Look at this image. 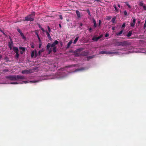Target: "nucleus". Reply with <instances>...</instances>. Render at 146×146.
<instances>
[{"instance_id": "obj_11", "label": "nucleus", "mask_w": 146, "mask_h": 146, "mask_svg": "<svg viewBox=\"0 0 146 146\" xmlns=\"http://www.w3.org/2000/svg\"><path fill=\"white\" fill-rule=\"evenodd\" d=\"M87 69L88 68H86L82 67V68H79V69H78L74 71V72H77V71H83V70H85Z\"/></svg>"}, {"instance_id": "obj_45", "label": "nucleus", "mask_w": 146, "mask_h": 146, "mask_svg": "<svg viewBox=\"0 0 146 146\" xmlns=\"http://www.w3.org/2000/svg\"><path fill=\"white\" fill-rule=\"evenodd\" d=\"M59 17L61 19H63V17L61 15H59Z\"/></svg>"}, {"instance_id": "obj_57", "label": "nucleus", "mask_w": 146, "mask_h": 146, "mask_svg": "<svg viewBox=\"0 0 146 146\" xmlns=\"http://www.w3.org/2000/svg\"><path fill=\"white\" fill-rule=\"evenodd\" d=\"M1 55H0V59H1Z\"/></svg>"}, {"instance_id": "obj_26", "label": "nucleus", "mask_w": 146, "mask_h": 146, "mask_svg": "<svg viewBox=\"0 0 146 146\" xmlns=\"http://www.w3.org/2000/svg\"><path fill=\"white\" fill-rule=\"evenodd\" d=\"M116 18L115 17H114L112 18L111 20V22L113 23H115V20Z\"/></svg>"}, {"instance_id": "obj_33", "label": "nucleus", "mask_w": 146, "mask_h": 146, "mask_svg": "<svg viewBox=\"0 0 146 146\" xmlns=\"http://www.w3.org/2000/svg\"><path fill=\"white\" fill-rule=\"evenodd\" d=\"M125 26V23H123L121 26L122 28H124Z\"/></svg>"}, {"instance_id": "obj_19", "label": "nucleus", "mask_w": 146, "mask_h": 146, "mask_svg": "<svg viewBox=\"0 0 146 146\" xmlns=\"http://www.w3.org/2000/svg\"><path fill=\"white\" fill-rule=\"evenodd\" d=\"M76 13L77 14V17L78 18H80V13L79 11L77 10L76 11Z\"/></svg>"}, {"instance_id": "obj_51", "label": "nucleus", "mask_w": 146, "mask_h": 146, "mask_svg": "<svg viewBox=\"0 0 146 146\" xmlns=\"http://www.w3.org/2000/svg\"><path fill=\"white\" fill-rule=\"evenodd\" d=\"M59 26L60 28H61V25L60 24H59Z\"/></svg>"}, {"instance_id": "obj_43", "label": "nucleus", "mask_w": 146, "mask_h": 146, "mask_svg": "<svg viewBox=\"0 0 146 146\" xmlns=\"http://www.w3.org/2000/svg\"><path fill=\"white\" fill-rule=\"evenodd\" d=\"M109 36V34L108 33H106L105 35V37H107Z\"/></svg>"}, {"instance_id": "obj_20", "label": "nucleus", "mask_w": 146, "mask_h": 146, "mask_svg": "<svg viewBox=\"0 0 146 146\" xmlns=\"http://www.w3.org/2000/svg\"><path fill=\"white\" fill-rule=\"evenodd\" d=\"M132 32L131 31H130L127 33V36L128 37L132 35Z\"/></svg>"}, {"instance_id": "obj_34", "label": "nucleus", "mask_w": 146, "mask_h": 146, "mask_svg": "<svg viewBox=\"0 0 146 146\" xmlns=\"http://www.w3.org/2000/svg\"><path fill=\"white\" fill-rule=\"evenodd\" d=\"M31 48H34V45L32 43L31 44Z\"/></svg>"}, {"instance_id": "obj_24", "label": "nucleus", "mask_w": 146, "mask_h": 146, "mask_svg": "<svg viewBox=\"0 0 146 146\" xmlns=\"http://www.w3.org/2000/svg\"><path fill=\"white\" fill-rule=\"evenodd\" d=\"M72 43V40H70L67 44V47L69 48L71 44Z\"/></svg>"}, {"instance_id": "obj_27", "label": "nucleus", "mask_w": 146, "mask_h": 146, "mask_svg": "<svg viewBox=\"0 0 146 146\" xmlns=\"http://www.w3.org/2000/svg\"><path fill=\"white\" fill-rule=\"evenodd\" d=\"M120 44H121V42H118L116 43V45L117 46H121Z\"/></svg>"}, {"instance_id": "obj_52", "label": "nucleus", "mask_w": 146, "mask_h": 146, "mask_svg": "<svg viewBox=\"0 0 146 146\" xmlns=\"http://www.w3.org/2000/svg\"><path fill=\"white\" fill-rule=\"evenodd\" d=\"M111 17H109L108 18V19L109 20L110 19H111Z\"/></svg>"}, {"instance_id": "obj_36", "label": "nucleus", "mask_w": 146, "mask_h": 146, "mask_svg": "<svg viewBox=\"0 0 146 146\" xmlns=\"http://www.w3.org/2000/svg\"><path fill=\"white\" fill-rule=\"evenodd\" d=\"M126 5L129 8H131V7L130 5L128 3H126Z\"/></svg>"}, {"instance_id": "obj_37", "label": "nucleus", "mask_w": 146, "mask_h": 146, "mask_svg": "<svg viewBox=\"0 0 146 146\" xmlns=\"http://www.w3.org/2000/svg\"><path fill=\"white\" fill-rule=\"evenodd\" d=\"M101 21L100 20H99V24L98 25V26L100 27V26L101 24Z\"/></svg>"}, {"instance_id": "obj_22", "label": "nucleus", "mask_w": 146, "mask_h": 146, "mask_svg": "<svg viewBox=\"0 0 146 146\" xmlns=\"http://www.w3.org/2000/svg\"><path fill=\"white\" fill-rule=\"evenodd\" d=\"M78 38H79V37H78V36L76 37V38H75V40H74V41L73 42V44H74L76 43V42H77V41L78 40Z\"/></svg>"}, {"instance_id": "obj_3", "label": "nucleus", "mask_w": 146, "mask_h": 146, "mask_svg": "<svg viewBox=\"0 0 146 146\" xmlns=\"http://www.w3.org/2000/svg\"><path fill=\"white\" fill-rule=\"evenodd\" d=\"M132 52V51H129L125 49H121L118 52H106L104 51H102L100 52V54H112L111 56L115 55H120L123 54L129 53Z\"/></svg>"}, {"instance_id": "obj_49", "label": "nucleus", "mask_w": 146, "mask_h": 146, "mask_svg": "<svg viewBox=\"0 0 146 146\" xmlns=\"http://www.w3.org/2000/svg\"><path fill=\"white\" fill-rule=\"evenodd\" d=\"M3 71L4 72H7L8 71V70L6 69V70H3Z\"/></svg>"}, {"instance_id": "obj_8", "label": "nucleus", "mask_w": 146, "mask_h": 146, "mask_svg": "<svg viewBox=\"0 0 146 146\" xmlns=\"http://www.w3.org/2000/svg\"><path fill=\"white\" fill-rule=\"evenodd\" d=\"M103 36V35H101L99 36L96 37V36H94L92 38V40L96 41H97L99 39L101 38Z\"/></svg>"}, {"instance_id": "obj_21", "label": "nucleus", "mask_w": 146, "mask_h": 146, "mask_svg": "<svg viewBox=\"0 0 146 146\" xmlns=\"http://www.w3.org/2000/svg\"><path fill=\"white\" fill-rule=\"evenodd\" d=\"M123 30H121L118 33H116V35L117 36H118L121 34L123 32Z\"/></svg>"}, {"instance_id": "obj_41", "label": "nucleus", "mask_w": 146, "mask_h": 146, "mask_svg": "<svg viewBox=\"0 0 146 146\" xmlns=\"http://www.w3.org/2000/svg\"><path fill=\"white\" fill-rule=\"evenodd\" d=\"M41 45H42V43H39V46H38V47L39 48H40L41 46Z\"/></svg>"}, {"instance_id": "obj_35", "label": "nucleus", "mask_w": 146, "mask_h": 146, "mask_svg": "<svg viewBox=\"0 0 146 146\" xmlns=\"http://www.w3.org/2000/svg\"><path fill=\"white\" fill-rule=\"evenodd\" d=\"M17 31L20 33V34H21V33H22L21 32V30H20V29H17Z\"/></svg>"}, {"instance_id": "obj_1", "label": "nucleus", "mask_w": 146, "mask_h": 146, "mask_svg": "<svg viewBox=\"0 0 146 146\" xmlns=\"http://www.w3.org/2000/svg\"><path fill=\"white\" fill-rule=\"evenodd\" d=\"M5 78L8 81V82L5 83H9L13 84H23V83L26 84L29 82L31 83L38 82L41 80L48 79L46 77L41 76L40 77L39 79L38 80H34L29 81H21V80H23L25 78L24 76H23L18 75H8L6 76Z\"/></svg>"}, {"instance_id": "obj_5", "label": "nucleus", "mask_w": 146, "mask_h": 146, "mask_svg": "<svg viewBox=\"0 0 146 146\" xmlns=\"http://www.w3.org/2000/svg\"><path fill=\"white\" fill-rule=\"evenodd\" d=\"M35 15V13L33 12L31 15H29L25 18L26 21H32L34 19Z\"/></svg>"}, {"instance_id": "obj_13", "label": "nucleus", "mask_w": 146, "mask_h": 146, "mask_svg": "<svg viewBox=\"0 0 146 146\" xmlns=\"http://www.w3.org/2000/svg\"><path fill=\"white\" fill-rule=\"evenodd\" d=\"M8 46L10 48V50H11L12 49V47L13 46V42L11 41L9 42L8 43Z\"/></svg>"}, {"instance_id": "obj_50", "label": "nucleus", "mask_w": 146, "mask_h": 146, "mask_svg": "<svg viewBox=\"0 0 146 146\" xmlns=\"http://www.w3.org/2000/svg\"><path fill=\"white\" fill-rule=\"evenodd\" d=\"M115 27H112V29L113 30H115Z\"/></svg>"}, {"instance_id": "obj_32", "label": "nucleus", "mask_w": 146, "mask_h": 146, "mask_svg": "<svg viewBox=\"0 0 146 146\" xmlns=\"http://www.w3.org/2000/svg\"><path fill=\"white\" fill-rule=\"evenodd\" d=\"M38 40H39V42L40 43H42L41 40H40V39L39 36H38Z\"/></svg>"}, {"instance_id": "obj_23", "label": "nucleus", "mask_w": 146, "mask_h": 146, "mask_svg": "<svg viewBox=\"0 0 146 146\" xmlns=\"http://www.w3.org/2000/svg\"><path fill=\"white\" fill-rule=\"evenodd\" d=\"M21 36H22V38L25 40H26V38L25 36L24 35H23V33H21V34H20Z\"/></svg>"}, {"instance_id": "obj_18", "label": "nucleus", "mask_w": 146, "mask_h": 146, "mask_svg": "<svg viewBox=\"0 0 146 146\" xmlns=\"http://www.w3.org/2000/svg\"><path fill=\"white\" fill-rule=\"evenodd\" d=\"M52 51L53 50L54 52H55L56 51V47H52Z\"/></svg>"}, {"instance_id": "obj_10", "label": "nucleus", "mask_w": 146, "mask_h": 146, "mask_svg": "<svg viewBox=\"0 0 146 146\" xmlns=\"http://www.w3.org/2000/svg\"><path fill=\"white\" fill-rule=\"evenodd\" d=\"M37 55H38V54L37 53L36 51L35 50H33L32 52L31 57L33 58L34 56L36 57Z\"/></svg>"}, {"instance_id": "obj_42", "label": "nucleus", "mask_w": 146, "mask_h": 146, "mask_svg": "<svg viewBox=\"0 0 146 146\" xmlns=\"http://www.w3.org/2000/svg\"><path fill=\"white\" fill-rule=\"evenodd\" d=\"M93 23L94 24L96 23V21H95V19H93Z\"/></svg>"}, {"instance_id": "obj_9", "label": "nucleus", "mask_w": 146, "mask_h": 146, "mask_svg": "<svg viewBox=\"0 0 146 146\" xmlns=\"http://www.w3.org/2000/svg\"><path fill=\"white\" fill-rule=\"evenodd\" d=\"M132 19H133V21L130 23V26L131 27H134L136 19L135 18L133 17H132Z\"/></svg>"}, {"instance_id": "obj_39", "label": "nucleus", "mask_w": 146, "mask_h": 146, "mask_svg": "<svg viewBox=\"0 0 146 146\" xmlns=\"http://www.w3.org/2000/svg\"><path fill=\"white\" fill-rule=\"evenodd\" d=\"M89 29V31L90 32H91L92 31V29L90 27V28H89V29Z\"/></svg>"}, {"instance_id": "obj_7", "label": "nucleus", "mask_w": 146, "mask_h": 146, "mask_svg": "<svg viewBox=\"0 0 146 146\" xmlns=\"http://www.w3.org/2000/svg\"><path fill=\"white\" fill-rule=\"evenodd\" d=\"M34 71V70L33 69L26 70H22L21 73L23 74H29L33 73Z\"/></svg>"}, {"instance_id": "obj_58", "label": "nucleus", "mask_w": 146, "mask_h": 146, "mask_svg": "<svg viewBox=\"0 0 146 146\" xmlns=\"http://www.w3.org/2000/svg\"><path fill=\"white\" fill-rule=\"evenodd\" d=\"M145 23H146V19H145Z\"/></svg>"}, {"instance_id": "obj_38", "label": "nucleus", "mask_w": 146, "mask_h": 146, "mask_svg": "<svg viewBox=\"0 0 146 146\" xmlns=\"http://www.w3.org/2000/svg\"><path fill=\"white\" fill-rule=\"evenodd\" d=\"M48 29L49 32L50 33L51 31V30L49 26H48Z\"/></svg>"}, {"instance_id": "obj_12", "label": "nucleus", "mask_w": 146, "mask_h": 146, "mask_svg": "<svg viewBox=\"0 0 146 146\" xmlns=\"http://www.w3.org/2000/svg\"><path fill=\"white\" fill-rule=\"evenodd\" d=\"M19 49L21 50L20 51V53L21 54H23V52L25 51V48L22 47H20Z\"/></svg>"}, {"instance_id": "obj_55", "label": "nucleus", "mask_w": 146, "mask_h": 146, "mask_svg": "<svg viewBox=\"0 0 146 146\" xmlns=\"http://www.w3.org/2000/svg\"><path fill=\"white\" fill-rule=\"evenodd\" d=\"M36 34L37 37L38 36H39L38 35V33H36Z\"/></svg>"}, {"instance_id": "obj_2", "label": "nucleus", "mask_w": 146, "mask_h": 146, "mask_svg": "<svg viewBox=\"0 0 146 146\" xmlns=\"http://www.w3.org/2000/svg\"><path fill=\"white\" fill-rule=\"evenodd\" d=\"M121 44H120V45H121V46H126V48H122L119 49L117 52H118L121 49H125L129 51H132V52L129 53L123 54H120V55L132 53H143L146 54V48H135L132 47H129L128 46L130 44V43L126 41L121 42Z\"/></svg>"}, {"instance_id": "obj_31", "label": "nucleus", "mask_w": 146, "mask_h": 146, "mask_svg": "<svg viewBox=\"0 0 146 146\" xmlns=\"http://www.w3.org/2000/svg\"><path fill=\"white\" fill-rule=\"evenodd\" d=\"M15 53H16V57L17 58H18V57L19 56V54L18 53V52H15Z\"/></svg>"}, {"instance_id": "obj_15", "label": "nucleus", "mask_w": 146, "mask_h": 146, "mask_svg": "<svg viewBox=\"0 0 146 146\" xmlns=\"http://www.w3.org/2000/svg\"><path fill=\"white\" fill-rule=\"evenodd\" d=\"M45 32L46 33V34L47 35V36L48 37V38L50 39V40H51L52 38H51V37L49 34V33L47 31H45Z\"/></svg>"}, {"instance_id": "obj_54", "label": "nucleus", "mask_w": 146, "mask_h": 146, "mask_svg": "<svg viewBox=\"0 0 146 146\" xmlns=\"http://www.w3.org/2000/svg\"><path fill=\"white\" fill-rule=\"evenodd\" d=\"M82 25H83V24H82V23H81L80 24V26H82Z\"/></svg>"}, {"instance_id": "obj_46", "label": "nucleus", "mask_w": 146, "mask_h": 146, "mask_svg": "<svg viewBox=\"0 0 146 146\" xmlns=\"http://www.w3.org/2000/svg\"><path fill=\"white\" fill-rule=\"evenodd\" d=\"M94 28H96V27H97L96 23L94 24Z\"/></svg>"}, {"instance_id": "obj_17", "label": "nucleus", "mask_w": 146, "mask_h": 146, "mask_svg": "<svg viewBox=\"0 0 146 146\" xmlns=\"http://www.w3.org/2000/svg\"><path fill=\"white\" fill-rule=\"evenodd\" d=\"M44 51V49L43 48H42L40 50H39L38 52V55H40L41 53L43 52Z\"/></svg>"}, {"instance_id": "obj_48", "label": "nucleus", "mask_w": 146, "mask_h": 146, "mask_svg": "<svg viewBox=\"0 0 146 146\" xmlns=\"http://www.w3.org/2000/svg\"><path fill=\"white\" fill-rule=\"evenodd\" d=\"M140 5L141 6H142L143 5V3L141 2L140 3Z\"/></svg>"}, {"instance_id": "obj_25", "label": "nucleus", "mask_w": 146, "mask_h": 146, "mask_svg": "<svg viewBox=\"0 0 146 146\" xmlns=\"http://www.w3.org/2000/svg\"><path fill=\"white\" fill-rule=\"evenodd\" d=\"M88 54V52H83L81 55L83 56H86Z\"/></svg>"}, {"instance_id": "obj_44", "label": "nucleus", "mask_w": 146, "mask_h": 146, "mask_svg": "<svg viewBox=\"0 0 146 146\" xmlns=\"http://www.w3.org/2000/svg\"><path fill=\"white\" fill-rule=\"evenodd\" d=\"M146 27V23H145L143 26L144 29H145Z\"/></svg>"}, {"instance_id": "obj_40", "label": "nucleus", "mask_w": 146, "mask_h": 146, "mask_svg": "<svg viewBox=\"0 0 146 146\" xmlns=\"http://www.w3.org/2000/svg\"><path fill=\"white\" fill-rule=\"evenodd\" d=\"M143 7L145 10H146V5L143 6Z\"/></svg>"}, {"instance_id": "obj_16", "label": "nucleus", "mask_w": 146, "mask_h": 146, "mask_svg": "<svg viewBox=\"0 0 146 146\" xmlns=\"http://www.w3.org/2000/svg\"><path fill=\"white\" fill-rule=\"evenodd\" d=\"M13 50L15 52H18L19 50L18 48L16 47H13Z\"/></svg>"}, {"instance_id": "obj_29", "label": "nucleus", "mask_w": 146, "mask_h": 146, "mask_svg": "<svg viewBox=\"0 0 146 146\" xmlns=\"http://www.w3.org/2000/svg\"><path fill=\"white\" fill-rule=\"evenodd\" d=\"M74 54L75 56H79L80 55L79 53H76L75 52H74Z\"/></svg>"}, {"instance_id": "obj_4", "label": "nucleus", "mask_w": 146, "mask_h": 146, "mask_svg": "<svg viewBox=\"0 0 146 146\" xmlns=\"http://www.w3.org/2000/svg\"><path fill=\"white\" fill-rule=\"evenodd\" d=\"M58 41L55 40L51 45L50 43H48L46 46L47 49H49L48 54H50L52 51V47H56V45L58 43Z\"/></svg>"}, {"instance_id": "obj_28", "label": "nucleus", "mask_w": 146, "mask_h": 146, "mask_svg": "<svg viewBox=\"0 0 146 146\" xmlns=\"http://www.w3.org/2000/svg\"><path fill=\"white\" fill-rule=\"evenodd\" d=\"M39 27L43 32H44L45 31L44 29L40 25H39Z\"/></svg>"}, {"instance_id": "obj_6", "label": "nucleus", "mask_w": 146, "mask_h": 146, "mask_svg": "<svg viewBox=\"0 0 146 146\" xmlns=\"http://www.w3.org/2000/svg\"><path fill=\"white\" fill-rule=\"evenodd\" d=\"M64 73V72L58 73L56 75L54 76L53 78H62L66 76V75Z\"/></svg>"}, {"instance_id": "obj_14", "label": "nucleus", "mask_w": 146, "mask_h": 146, "mask_svg": "<svg viewBox=\"0 0 146 146\" xmlns=\"http://www.w3.org/2000/svg\"><path fill=\"white\" fill-rule=\"evenodd\" d=\"M113 7L115 9L114 11L117 13L119 12V9L117 8L116 5H114Z\"/></svg>"}, {"instance_id": "obj_56", "label": "nucleus", "mask_w": 146, "mask_h": 146, "mask_svg": "<svg viewBox=\"0 0 146 146\" xmlns=\"http://www.w3.org/2000/svg\"><path fill=\"white\" fill-rule=\"evenodd\" d=\"M80 49H77V50H76V51H80Z\"/></svg>"}, {"instance_id": "obj_47", "label": "nucleus", "mask_w": 146, "mask_h": 146, "mask_svg": "<svg viewBox=\"0 0 146 146\" xmlns=\"http://www.w3.org/2000/svg\"><path fill=\"white\" fill-rule=\"evenodd\" d=\"M0 31L3 33V35H5V33H4V32L2 30H0Z\"/></svg>"}, {"instance_id": "obj_30", "label": "nucleus", "mask_w": 146, "mask_h": 146, "mask_svg": "<svg viewBox=\"0 0 146 146\" xmlns=\"http://www.w3.org/2000/svg\"><path fill=\"white\" fill-rule=\"evenodd\" d=\"M123 13L124 15L125 16L127 15V13L126 10H125L123 11Z\"/></svg>"}, {"instance_id": "obj_53", "label": "nucleus", "mask_w": 146, "mask_h": 146, "mask_svg": "<svg viewBox=\"0 0 146 146\" xmlns=\"http://www.w3.org/2000/svg\"><path fill=\"white\" fill-rule=\"evenodd\" d=\"M117 5H118V7L119 8L120 7V5L119 4H118Z\"/></svg>"}]
</instances>
